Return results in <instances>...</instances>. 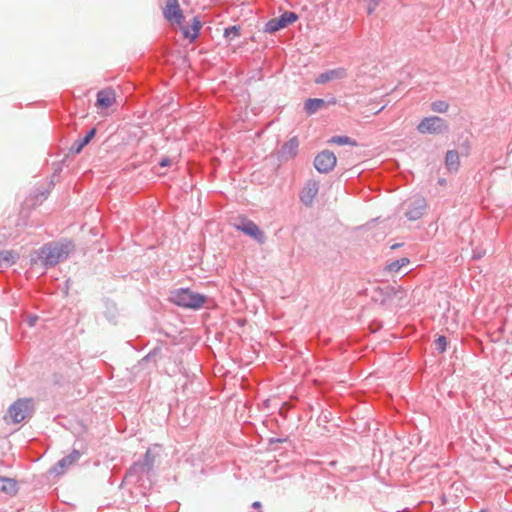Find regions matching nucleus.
Returning a JSON list of instances; mask_svg holds the SVG:
<instances>
[{"label":"nucleus","mask_w":512,"mask_h":512,"mask_svg":"<svg viewBox=\"0 0 512 512\" xmlns=\"http://www.w3.org/2000/svg\"><path fill=\"white\" fill-rule=\"evenodd\" d=\"M169 300L179 307L197 310L206 303L207 297L189 288H178L171 291Z\"/></svg>","instance_id":"3"},{"label":"nucleus","mask_w":512,"mask_h":512,"mask_svg":"<svg viewBox=\"0 0 512 512\" xmlns=\"http://www.w3.org/2000/svg\"><path fill=\"white\" fill-rule=\"evenodd\" d=\"M299 147V142L296 137L289 139L286 143L281 147L279 154L280 157L284 160H289L294 158L297 155Z\"/></svg>","instance_id":"15"},{"label":"nucleus","mask_w":512,"mask_h":512,"mask_svg":"<svg viewBox=\"0 0 512 512\" xmlns=\"http://www.w3.org/2000/svg\"><path fill=\"white\" fill-rule=\"evenodd\" d=\"M326 102L320 98H309L304 103V109L308 115L317 112L318 109L324 107Z\"/></svg>","instance_id":"20"},{"label":"nucleus","mask_w":512,"mask_h":512,"mask_svg":"<svg viewBox=\"0 0 512 512\" xmlns=\"http://www.w3.org/2000/svg\"><path fill=\"white\" fill-rule=\"evenodd\" d=\"M400 246H401V244H395V245H393L391 248H392V249H396V248H399Z\"/></svg>","instance_id":"32"},{"label":"nucleus","mask_w":512,"mask_h":512,"mask_svg":"<svg viewBox=\"0 0 512 512\" xmlns=\"http://www.w3.org/2000/svg\"><path fill=\"white\" fill-rule=\"evenodd\" d=\"M298 19V15L294 12H284L277 18L269 20L264 27V32L275 33L289 24L294 23Z\"/></svg>","instance_id":"7"},{"label":"nucleus","mask_w":512,"mask_h":512,"mask_svg":"<svg viewBox=\"0 0 512 512\" xmlns=\"http://www.w3.org/2000/svg\"><path fill=\"white\" fill-rule=\"evenodd\" d=\"M0 491L9 496H15L18 492L17 481L8 477H0Z\"/></svg>","instance_id":"19"},{"label":"nucleus","mask_w":512,"mask_h":512,"mask_svg":"<svg viewBox=\"0 0 512 512\" xmlns=\"http://www.w3.org/2000/svg\"><path fill=\"white\" fill-rule=\"evenodd\" d=\"M445 165L449 171H457L460 165L459 154L455 150L446 153Z\"/></svg>","instance_id":"21"},{"label":"nucleus","mask_w":512,"mask_h":512,"mask_svg":"<svg viewBox=\"0 0 512 512\" xmlns=\"http://www.w3.org/2000/svg\"><path fill=\"white\" fill-rule=\"evenodd\" d=\"M434 346H435V349L439 352V353H444L446 351V348H447V340H446V337L443 336V335H440L439 337H437L435 340H434Z\"/></svg>","instance_id":"26"},{"label":"nucleus","mask_w":512,"mask_h":512,"mask_svg":"<svg viewBox=\"0 0 512 512\" xmlns=\"http://www.w3.org/2000/svg\"><path fill=\"white\" fill-rule=\"evenodd\" d=\"M371 1H372L373 3H375V2H378V3H379V1H378V0H371Z\"/></svg>","instance_id":"36"},{"label":"nucleus","mask_w":512,"mask_h":512,"mask_svg":"<svg viewBox=\"0 0 512 512\" xmlns=\"http://www.w3.org/2000/svg\"><path fill=\"white\" fill-rule=\"evenodd\" d=\"M377 6H378V2H375V3L370 4V5L368 6V8H367V13H368L369 15H371V14L375 11V9H376V7H377Z\"/></svg>","instance_id":"29"},{"label":"nucleus","mask_w":512,"mask_h":512,"mask_svg":"<svg viewBox=\"0 0 512 512\" xmlns=\"http://www.w3.org/2000/svg\"><path fill=\"white\" fill-rule=\"evenodd\" d=\"M382 109L383 107L381 109H378V111H376V114H379V112H381Z\"/></svg>","instance_id":"34"},{"label":"nucleus","mask_w":512,"mask_h":512,"mask_svg":"<svg viewBox=\"0 0 512 512\" xmlns=\"http://www.w3.org/2000/svg\"><path fill=\"white\" fill-rule=\"evenodd\" d=\"M348 77L347 69L344 67H338L335 69L326 70L319 74L316 79V84H325L330 81L343 80Z\"/></svg>","instance_id":"10"},{"label":"nucleus","mask_w":512,"mask_h":512,"mask_svg":"<svg viewBox=\"0 0 512 512\" xmlns=\"http://www.w3.org/2000/svg\"><path fill=\"white\" fill-rule=\"evenodd\" d=\"M116 101L114 90L107 88L97 93L96 103L100 108L107 109L111 107Z\"/></svg>","instance_id":"14"},{"label":"nucleus","mask_w":512,"mask_h":512,"mask_svg":"<svg viewBox=\"0 0 512 512\" xmlns=\"http://www.w3.org/2000/svg\"><path fill=\"white\" fill-rule=\"evenodd\" d=\"M329 143L337 144V145H351V146L357 145V142L348 136H333L329 140Z\"/></svg>","instance_id":"24"},{"label":"nucleus","mask_w":512,"mask_h":512,"mask_svg":"<svg viewBox=\"0 0 512 512\" xmlns=\"http://www.w3.org/2000/svg\"><path fill=\"white\" fill-rule=\"evenodd\" d=\"M163 14L168 21L175 20L178 24L183 19V13L180 9L178 0H166V6L163 9Z\"/></svg>","instance_id":"12"},{"label":"nucleus","mask_w":512,"mask_h":512,"mask_svg":"<svg viewBox=\"0 0 512 512\" xmlns=\"http://www.w3.org/2000/svg\"><path fill=\"white\" fill-rule=\"evenodd\" d=\"M382 109L383 107L381 109H378V111H376V114H379V112H381Z\"/></svg>","instance_id":"33"},{"label":"nucleus","mask_w":512,"mask_h":512,"mask_svg":"<svg viewBox=\"0 0 512 512\" xmlns=\"http://www.w3.org/2000/svg\"><path fill=\"white\" fill-rule=\"evenodd\" d=\"M71 241L45 244L39 250V258L46 267H53L66 260L73 250Z\"/></svg>","instance_id":"1"},{"label":"nucleus","mask_w":512,"mask_h":512,"mask_svg":"<svg viewBox=\"0 0 512 512\" xmlns=\"http://www.w3.org/2000/svg\"><path fill=\"white\" fill-rule=\"evenodd\" d=\"M319 190V184L316 181H310L306 184L300 193V200L305 206H310L313 203Z\"/></svg>","instance_id":"13"},{"label":"nucleus","mask_w":512,"mask_h":512,"mask_svg":"<svg viewBox=\"0 0 512 512\" xmlns=\"http://www.w3.org/2000/svg\"><path fill=\"white\" fill-rule=\"evenodd\" d=\"M449 108V104L446 101L438 100L431 104V109L437 113H445Z\"/></svg>","instance_id":"25"},{"label":"nucleus","mask_w":512,"mask_h":512,"mask_svg":"<svg viewBox=\"0 0 512 512\" xmlns=\"http://www.w3.org/2000/svg\"><path fill=\"white\" fill-rule=\"evenodd\" d=\"M160 353V348H154L151 350L146 356H144L141 360L143 362L155 361V357Z\"/></svg>","instance_id":"27"},{"label":"nucleus","mask_w":512,"mask_h":512,"mask_svg":"<svg viewBox=\"0 0 512 512\" xmlns=\"http://www.w3.org/2000/svg\"><path fill=\"white\" fill-rule=\"evenodd\" d=\"M240 30L241 28L239 25L227 27L224 29L223 36L228 42H231L234 38L240 36Z\"/></svg>","instance_id":"23"},{"label":"nucleus","mask_w":512,"mask_h":512,"mask_svg":"<svg viewBox=\"0 0 512 512\" xmlns=\"http://www.w3.org/2000/svg\"><path fill=\"white\" fill-rule=\"evenodd\" d=\"M426 207V199L422 196H415L407 202V211L405 212V216L410 221L418 220L424 215Z\"/></svg>","instance_id":"8"},{"label":"nucleus","mask_w":512,"mask_h":512,"mask_svg":"<svg viewBox=\"0 0 512 512\" xmlns=\"http://www.w3.org/2000/svg\"><path fill=\"white\" fill-rule=\"evenodd\" d=\"M409 263L408 258H401L387 264L385 270L391 273H398L400 269Z\"/></svg>","instance_id":"22"},{"label":"nucleus","mask_w":512,"mask_h":512,"mask_svg":"<svg viewBox=\"0 0 512 512\" xmlns=\"http://www.w3.org/2000/svg\"><path fill=\"white\" fill-rule=\"evenodd\" d=\"M19 259V254L12 250H0V270L9 268Z\"/></svg>","instance_id":"18"},{"label":"nucleus","mask_w":512,"mask_h":512,"mask_svg":"<svg viewBox=\"0 0 512 512\" xmlns=\"http://www.w3.org/2000/svg\"><path fill=\"white\" fill-rule=\"evenodd\" d=\"M480 257H481L480 252H477V254H474V256H473V258H475V259H478V258H480Z\"/></svg>","instance_id":"31"},{"label":"nucleus","mask_w":512,"mask_h":512,"mask_svg":"<svg viewBox=\"0 0 512 512\" xmlns=\"http://www.w3.org/2000/svg\"><path fill=\"white\" fill-rule=\"evenodd\" d=\"M235 227L237 230L253 238L259 244H263L266 240L264 232L261 231L258 225L255 224L252 220L243 218L241 222Z\"/></svg>","instance_id":"9"},{"label":"nucleus","mask_w":512,"mask_h":512,"mask_svg":"<svg viewBox=\"0 0 512 512\" xmlns=\"http://www.w3.org/2000/svg\"><path fill=\"white\" fill-rule=\"evenodd\" d=\"M32 410V401L30 399H18L8 409V415L13 423L23 421Z\"/></svg>","instance_id":"5"},{"label":"nucleus","mask_w":512,"mask_h":512,"mask_svg":"<svg viewBox=\"0 0 512 512\" xmlns=\"http://www.w3.org/2000/svg\"><path fill=\"white\" fill-rule=\"evenodd\" d=\"M261 506H262V505H261V503H260L259 501H255V502H253V504H252V507H253L254 509H260V508H261Z\"/></svg>","instance_id":"30"},{"label":"nucleus","mask_w":512,"mask_h":512,"mask_svg":"<svg viewBox=\"0 0 512 512\" xmlns=\"http://www.w3.org/2000/svg\"><path fill=\"white\" fill-rule=\"evenodd\" d=\"M201 28L202 22L200 19L197 16L193 17L191 27H182L184 38L189 39L190 42H194L198 38Z\"/></svg>","instance_id":"16"},{"label":"nucleus","mask_w":512,"mask_h":512,"mask_svg":"<svg viewBox=\"0 0 512 512\" xmlns=\"http://www.w3.org/2000/svg\"><path fill=\"white\" fill-rule=\"evenodd\" d=\"M159 165H160L161 167H167V166H170V165H171V160H170V158H168V157H164V158H162V159H161V161L159 162Z\"/></svg>","instance_id":"28"},{"label":"nucleus","mask_w":512,"mask_h":512,"mask_svg":"<svg viewBox=\"0 0 512 512\" xmlns=\"http://www.w3.org/2000/svg\"><path fill=\"white\" fill-rule=\"evenodd\" d=\"M96 135V128L90 129L87 134L81 138L76 140L70 147V152L72 154H79L83 148L90 143V141Z\"/></svg>","instance_id":"17"},{"label":"nucleus","mask_w":512,"mask_h":512,"mask_svg":"<svg viewBox=\"0 0 512 512\" xmlns=\"http://www.w3.org/2000/svg\"><path fill=\"white\" fill-rule=\"evenodd\" d=\"M81 457V453L79 450L73 449L70 454L60 459L51 471L55 474H62L65 472L67 468L71 465L75 464Z\"/></svg>","instance_id":"11"},{"label":"nucleus","mask_w":512,"mask_h":512,"mask_svg":"<svg viewBox=\"0 0 512 512\" xmlns=\"http://www.w3.org/2000/svg\"><path fill=\"white\" fill-rule=\"evenodd\" d=\"M155 463V455L150 449H148L143 458L133 463V465L127 470L124 481L130 484L142 485L144 476H148Z\"/></svg>","instance_id":"2"},{"label":"nucleus","mask_w":512,"mask_h":512,"mask_svg":"<svg viewBox=\"0 0 512 512\" xmlns=\"http://www.w3.org/2000/svg\"><path fill=\"white\" fill-rule=\"evenodd\" d=\"M479 512H487L486 509H481Z\"/></svg>","instance_id":"35"},{"label":"nucleus","mask_w":512,"mask_h":512,"mask_svg":"<svg viewBox=\"0 0 512 512\" xmlns=\"http://www.w3.org/2000/svg\"><path fill=\"white\" fill-rule=\"evenodd\" d=\"M337 158L332 151L323 150L314 159V167L319 173L327 174L333 170Z\"/></svg>","instance_id":"6"},{"label":"nucleus","mask_w":512,"mask_h":512,"mask_svg":"<svg viewBox=\"0 0 512 512\" xmlns=\"http://www.w3.org/2000/svg\"><path fill=\"white\" fill-rule=\"evenodd\" d=\"M417 130L422 134H443L448 131V124L443 118L430 116L422 119Z\"/></svg>","instance_id":"4"}]
</instances>
